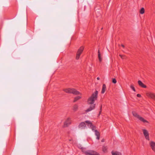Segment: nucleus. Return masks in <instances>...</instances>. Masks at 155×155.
Returning <instances> with one entry per match:
<instances>
[{"label": "nucleus", "instance_id": "26", "mask_svg": "<svg viewBox=\"0 0 155 155\" xmlns=\"http://www.w3.org/2000/svg\"><path fill=\"white\" fill-rule=\"evenodd\" d=\"M121 46L123 47V48H124L125 47L123 45H121Z\"/></svg>", "mask_w": 155, "mask_h": 155}, {"label": "nucleus", "instance_id": "18", "mask_svg": "<svg viewBox=\"0 0 155 155\" xmlns=\"http://www.w3.org/2000/svg\"><path fill=\"white\" fill-rule=\"evenodd\" d=\"M81 97L79 96H77L75 97L74 98V102H76L77 101L79 100L80 98H81Z\"/></svg>", "mask_w": 155, "mask_h": 155}, {"label": "nucleus", "instance_id": "13", "mask_svg": "<svg viewBox=\"0 0 155 155\" xmlns=\"http://www.w3.org/2000/svg\"><path fill=\"white\" fill-rule=\"evenodd\" d=\"M71 89H72L70 88H65L64 89L63 91L66 93H71Z\"/></svg>", "mask_w": 155, "mask_h": 155}, {"label": "nucleus", "instance_id": "23", "mask_svg": "<svg viewBox=\"0 0 155 155\" xmlns=\"http://www.w3.org/2000/svg\"><path fill=\"white\" fill-rule=\"evenodd\" d=\"M119 56L122 59H124L125 58V55L120 54V55H119Z\"/></svg>", "mask_w": 155, "mask_h": 155}, {"label": "nucleus", "instance_id": "9", "mask_svg": "<svg viewBox=\"0 0 155 155\" xmlns=\"http://www.w3.org/2000/svg\"><path fill=\"white\" fill-rule=\"evenodd\" d=\"M147 96L150 98L155 100V94L152 92H148L147 93Z\"/></svg>", "mask_w": 155, "mask_h": 155}, {"label": "nucleus", "instance_id": "2", "mask_svg": "<svg viewBox=\"0 0 155 155\" xmlns=\"http://www.w3.org/2000/svg\"><path fill=\"white\" fill-rule=\"evenodd\" d=\"M132 113L133 115L135 117L138 119L140 121H142L143 123H148V121L147 120L145 119L144 118L140 116L139 115L137 114L135 112H132Z\"/></svg>", "mask_w": 155, "mask_h": 155}, {"label": "nucleus", "instance_id": "15", "mask_svg": "<svg viewBox=\"0 0 155 155\" xmlns=\"http://www.w3.org/2000/svg\"><path fill=\"white\" fill-rule=\"evenodd\" d=\"M78 106L77 104L74 105L73 107V110L74 111H76L78 110Z\"/></svg>", "mask_w": 155, "mask_h": 155}, {"label": "nucleus", "instance_id": "25", "mask_svg": "<svg viewBox=\"0 0 155 155\" xmlns=\"http://www.w3.org/2000/svg\"><path fill=\"white\" fill-rule=\"evenodd\" d=\"M137 97H140L141 96V95L139 94H137Z\"/></svg>", "mask_w": 155, "mask_h": 155}, {"label": "nucleus", "instance_id": "6", "mask_svg": "<svg viewBox=\"0 0 155 155\" xmlns=\"http://www.w3.org/2000/svg\"><path fill=\"white\" fill-rule=\"evenodd\" d=\"M93 126L94 125L89 121H86L84 122L81 123L80 124V126Z\"/></svg>", "mask_w": 155, "mask_h": 155}, {"label": "nucleus", "instance_id": "7", "mask_svg": "<svg viewBox=\"0 0 155 155\" xmlns=\"http://www.w3.org/2000/svg\"><path fill=\"white\" fill-rule=\"evenodd\" d=\"M149 144L152 150L155 153V142L151 141L150 142Z\"/></svg>", "mask_w": 155, "mask_h": 155}, {"label": "nucleus", "instance_id": "19", "mask_svg": "<svg viewBox=\"0 0 155 155\" xmlns=\"http://www.w3.org/2000/svg\"><path fill=\"white\" fill-rule=\"evenodd\" d=\"M107 147L106 146H103L102 147V150L104 153L107 152Z\"/></svg>", "mask_w": 155, "mask_h": 155}, {"label": "nucleus", "instance_id": "27", "mask_svg": "<svg viewBox=\"0 0 155 155\" xmlns=\"http://www.w3.org/2000/svg\"><path fill=\"white\" fill-rule=\"evenodd\" d=\"M104 139H102V140H101V142H104Z\"/></svg>", "mask_w": 155, "mask_h": 155}, {"label": "nucleus", "instance_id": "28", "mask_svg": "<svg viewBox=\"0 0 155 155\" xmlns=\"http://www.w3.org/2000/svg\"><path fill=\"white\" fill-rule=\"evenodd\" d=\"M97 80H99L100 79V78H99V77H97Z\"/></svg>", "mask_w": 155, "mask_h": 155}, {"label": "nucleus", "instance_id": "12", "mask_svg": "<svg viewBox=\"0 0 155 155\" xmlns=\"http://www.w3.org/2000/svg\"><path fill=\"white\" fill-rule=\"evenodd\" d=\"M138 83L139 85L143 88H146V86L144 85L140 81H138Z\"/></svg>", "mask_w": 155, "mask_h": 155}, {"label": "nucleus", "instance_id": "24", "mask_svg": "<svg viewBox=\"0 0 155 155\" xmlns=\"http://www.w3.org/2000/svg\"><path fill=\"white\" fill-rule=\"evenodd\" d=\"M102 105L101 106V107H100V111L99 112V114H100L101 113V109H102Z\"/></svg>", "mask_w": 155, "mask_h": 155}, {"label": "nucleus", "instance_id": "8", "mask_svg": "<svg viewBox=\"0 0 155 155\" xmlns=\"http://www.w3.org/2000/svg\"><path fill=\"white\" fill-rule=\"evenodd\" d=\"M92 127L91 128L92 130L94 131L95 133V136L97 137L96 139L98 140H99L100 138V133L99 132H98L97 130H95L93 129V127Z\"/></svg>", "mask_w": 155, "mask_h": 155}, {"label": "nucleus", "instance_id": "3", "mask_svg": "<svg viewBox=\"0 0 155 155\" xmlns=\"http://www.w3.org/2000/svg\"><path fill=\"white\" fill-rule=\"evenodd\" d=\"M84 49V47L83 46H81L78 49L76 57V59L77 60H78L79 59L81 53L83 52Z\"/></svg>", "mask_w": 155, "mask_h": 155}, {"label": "nucleus", "instance_id": "17", "mask_svg": "<svg viewBox=\"0 0 155 155\" xmlns=\"http://www.w3.org/2000/svg\"><path fill=\"white\" fill-rule=\"evenodd\" d=\"M98 59L100 62H101L102 60V58L101 57V55L100 52V51L99 50L98 51Z\"/></svg>", "mask_w": 155, "mask_h": 155}, {"label": "nucleus", "instance_id": "10", "mask_svg": "<svg viewBox=\"0 0 155 155\" xmlns=\"http://www.w3.org/2000/svg\"><path fill=\"white\" fill-rule=\"evenodd\" d=\"M71 124V121L70 118H68L65 120L64 122V125L65 126H68Z\"/></svg>", "mask_w": 155, "mask_h": 155}, {"label": "nucleus", "instance_id": "21", "mask_svg": "<svg viewBox=\"0 0 155 155\" xmlns=\"http://www.w3.org/2000/svg\"><path fill=\"white\" fill-rule=\"evenodd\" d=\"M112 82L114 84H116L117 83V81L115 78L112 79Z\"/></svg>", "mask_w": 155, "mask_h": 155}, {"label": "nucleus", "instance_id": "16", "mask_svg": "<svg viewBox=\"0 0 155 155\" xmlns=\"http://www.w3.org/2000/svg\"><path fill=\"white\" fill-rule=\"evenodd\" d=\"M111 153L112 155H122L121 153H120L117 151H112Z\"/></svg>", "mask_w": 155, "mask_h": 155}, {"label": "nucleus", "instance_id": "5", "mask_svg": "<svg viewBox=\"0 0 155 155\" xmlns=\"http://www.w3.org/2000/svg\"><path fill=\"white\" fill-rule=\"evenodd\" d=\"M142 131L146 139L147 140H150V139L148 131L145 129H143Z\"/></svg>", "mask_w": 155, "mask_h": 155}, {"label": "nucleus", "instance_id": "1", "mask_svg": "<svg viewBox=\"0 0 155 155\" xmlns=\"http://www.w3.org/2000/svg\"><path fill=\"white\" fill-rule=\"evenodd\" d=\"M98 92L97 91H96L92 95L88 98L87 101L88 104H92L91 105L90 107L87 109L86 111L88 112L92 110H93L95 107V104H93L94 101L96 100L97 97V94Z\"/></svg>", "mask_w": 155, "mask_h": 155}, {"label": "nucleus", "instance_id": "14", "mask_svg": "<svg viewBox=\"0 0 155 155\" xmlns=\"http://www.w3.org/2000/svg\"><path fill=\"white\" fill-rule=\"evenodd\" d=\"M106 90V86L105 84H103L102 86V90L101 93L102 94H104Z\"/></svg>", "mask_w": 155, "mask_h": 155}, {"label": "nucleus", "instance_id": "20", "mask_svg": "<svg viewBox=\"0 0 155 155\" xmlns=\"http://www.w3.org/2000/svg\"><path fill=\"white\" fill-rule=\"evenodd\" d=\"M145 12L144 9L143 8H142L140 11V13L141 14L144 13Z\"/></svg>", "mask_w": 155, "mask_h": 155}, {"label": "nucleus", "instance_id": "4", "mask_svg": "<svg viewBox=\"0 0 155 155\" xmlns=\"http://www.w3.org/2000/svg\"><path fill=\"white\" fill-rule=\"evenodd\" d=\"M84 153L86 155H100L98 153L93 150H88L85 151Z\"/></svg>", "mask_w": 155, "mask_h": 155}, {"label": "nucleus", "instance_id": "22", "mask_svg": "<svg viewBox=\"0 0 155 155\" xmlns=\"http://www.w3.org/2000/svg\"><path fill=\"white\" fill-rule=\"evenodd\" d=\"M130 87L134 91H135V89L134 88V87L133 86V85H131L130 86Z\"/></svg>", "mask_w": 155, "mask_h": 155}, {"label": "nucleus", "instance_id": "11", "mask_svg": "<svg viewBox=\"0 0 155 155\" xmlns=\"http://www.w3.org/2000/svg\"><path fill=\"white\" fill-rule=\"evenodd\" d=\"M71 93H72L75 95L80 94L81 95V93L74 89H72Z\"/></svg>", "mask_w": 155, "mask_h": 155}]
</instances>
